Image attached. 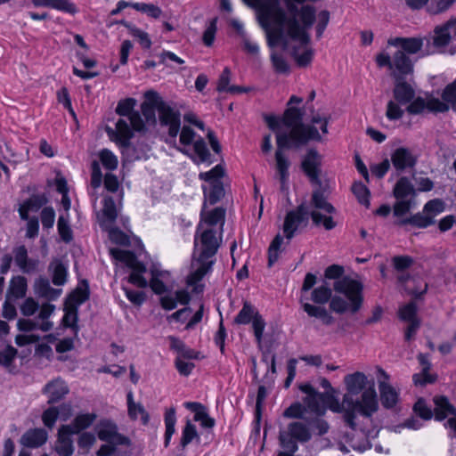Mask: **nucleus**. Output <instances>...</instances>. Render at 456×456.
Returning a JSON list of instances; mask_svg holds the SVG:
<instances>
[{"label": "nucleus", "instance_id": "obj_1", "mask_svg": "<svg viewBox=\"0 0 456 456\" xmlns=\"http://www.w3.org/2000/svg\"><path fill=\"white\" fill-rule=\"evenodd\" d=\"M225 210L216 208L210 211L203 210L194 237V251L190 273L186 277V285L193 292L203 291V277L210 272L221 241Z\"/></svg>", "mask_w": 456, "mask_h": 456}, {"label": "nucleus", "instance_id": "obj_2", "mask_svg": "<svg viewBox=\"0 0 456 456\" xmlns=\"http://www.w3.org/2000/svg\"><path fill=\"white\" fill-rule=\"evenodd\" d=\"M346 393L342 401L330 396L329 409L333 412L341 413L345 422L353 429L356 428L357 413L370 418L379 410L378 395L374 381L361 371L347 374L344 377Z\"/></svg>", "mask_w": 456, "mask_h": 456}, {"label": "nucleus", "instance_id": "obj_3", "mask_svg": "<svg viewBox=\"0 0 456 456\" xmlns=\"http://www.w3.org/2000/svg\"><path fill=\"white\" fill-rule=\"evenodd\" d=\"M312 204L316 210L310 212L305 205L301 204L297 209L287 213L283 224V232L289 240L293 238L299 227L307 224L309 216L316 225L322 224L326 230H331L336 226V223L330 216L320 212L322 210L327 214H331L335 211V208L327 202L321 191H316L313 193Z\"/></svg>", "mask_w": 456, "mask_h": 456}, {"label": "nucleus", "instance_id": "obj_4", "mask_svg": "<svg viewBox=\"0 0 456 456\" xmlns=\"http://www.w3.org/2000/svg\"><path fill=\"white\" fill-rule=\"evenodd\" d=\"M303 112L296 107H289L282 119L276 117H266L265 120L270 129L278 134V131L285 134L290 142L299 146L310 140L321 141L322 136L314 126H305L302 123Z\"/></svg>", "mask_w": 456, "mask_h": 456}, {"label": "nucleus", "instance_id": "obj_5", "mask_svg": "<svg viewBox=\"0 0 456 456\" xmlns=\"http://www.w3.org/2000/svg\"><path fill=\"white\" fill-rule=\"evenodd\" d=\"M137 101L134 98H125L118 102L116 112L121 118L116 122L115 127L108 126L106 132L110 139L120 147H126L133 137L134 131L144 129V122L140 113L134 110Z\"/></svg>", "mask_w": 456, "mask_h": 456}, {"label": "nucleus", "instance_id": "obj_6", "mask_svg": "<svg viewBox=\"0 0 456 456\" xmlns=\"http://www.w3.org/2000/svg\"><path fill=\"white\" fill-rule=\"evenodd\" d=\"M336 293L330 301V308L337 314L357 313L363 304V285L350 277H343L334 282Z\"/></svg>", "mask_w": 456, "mask_h": 456}, {"label": "nucleus", "instance_id": "obj_7", "mask_svg": "<svg viewBox=\"0 0 456 456\" xmlns=\"http://www.w3.org/2000/svg\"><path fill=\"white\" fill-rule=\"evenodd\" d=\"M179 151L188 155L195 163H203L209 159V152L201 136L198 135L190 126H184L180 133Z\"/></svg>", "mask_w": 456, "mask_h": 456}, {"label": "nucleus", "instance_id": "obj_8", "mask_svg": "<svg viewBox=\"0 0 456 456\" xmlns=\"http://www.w3.org/2000/svg\"><path fill=\"white\" fill-rule=\"evenodd\" d=\"M224 175V169L221 165H216L208 172H202L199 175L200 180L206 183L202 185V190L206 200L210 204H215L224 195L222 178Z\"/></svg>", "mask_w": 456, "mask_h": 456}, {"label": "nucleus", "instance_id": "obj_9", "mask_svg": "<svg viewBox=\"0 0 456 456\" xmlns=\"http://www.w3.org/2000/svg\"><path fill=\"white\" fill-rule=\"evenodd\" d=\"M110 253L116 261L124 263L132 270L129 276L130 283L139 288H146L149 285V281L143 276L146 272L145 266L136 259L132 252L119 248H110Z\"/></svg>", "mask_w": 456, "mask_h": 456}, {"label": "nucleus", "instance_id": "obj_10", "mask_svg": "<svg viewBox=\"0 0 456 456\" xmlns=\"http://www.w3.org/2000/svg\"><path fill=\"white\" fill-rule=\"evenodd\" d=\"M444 211V203L438 199L427 202L421 213H417L405 219H398L395 222L397 225L412 224L419 228H426L435 223L436 216Z\"/></svg>", "mask_w": 456, "mask_h": 456}, {"label": "nucleus", "instance_id": "obj_11", "mask_svg": "<svg viewBox=\"0 0 456 456\" xmlns=\"http://www.w3.org/2000/svg\"><path fill=\"white\" fill-rule=\"evenodd\" d=\"M376 61L379 67L387 66L395 77L411 74L413 70L411 61L401 50H397L393 53L392 58L387 53H380L377 55Z\"/></svg>", "mask_w": 456, "mask_h": 456}, {"label": "nucleus", "instance_id": "obj_12", "mask_svg": "<svg viewBox=\"0 0 456 456\" xmlns=\"http://www.w3.org/2000/svg\"><path fill=\"white\" fill-rule=\"evenodd\" d=\"M237 324H248L252 323L254 335L258 346H261L264 330L265 328V322L259 314L258 311L251 304L245 302L242 308L234 319Z\"/></svg>", "mask_w": 456, "mask_h": 456}, {"label": "nucleus", "instance_id": "obj_13", "mask_svg": "<svg viewBox=\"0 0 456 456\" xmlns=\"http://www.w3.org/2000/svg\"><path fill=\"white\" fill-rule=\"evenodd\" d=\"M311 438V433L309 428L302 422H291L288 430L280 431V443L281 445L288 449L290 452H295L297 450V446L295 440L299 442H306Z\"/></svg>", "mask_w": 456, "mask_h": 456}, {"label": "nucleus", "instance_id": "obj_14", "mask_svg": "<svg viewBox=\"0 0 456 456\" xmlns=\"http://www.w3.org/2000/svg\"><path fill=\"white\" fill-rule=\"evenodd\" d=\"M451 103L443 101L433 95L427 94L425 97L413 98L408 105L406 110L411 115H418L423 113L425 110L430 112H445L449 110Z\"/></svg>", "mask_w": 456, "mask_h": 456}, {"label": "nucleus", "instance_id": "obj_15", "mask_svg": "<svg viewBox=\"0 0 456 456\" xmlns=\"http://www.w3.org/2000/svg\"><path fill=\"white\" fill-rule=\"evenodd\" d=\"M158 115L161 125L168 126V134L172 139L177 136L181 126V114L159 96Z\"/></svg>", "mask_w": 456, "mask_h": 456}, {"label": "nucleus", "instance_id": "obj_16", "mask_svg": "<svg viewBox=\"0 0 456 456\" xmlns=\"http://www.w3.org/2000/svg\"><path fill=\"white\" fill-rule=\"evenodd\" d=\"M278 150L275 152L276 169L280 175L281 189L283 190L289 178V161L282 151L283 148L296 146L290 142V139L285 134L278 131L277 134Z\"/></svg>", "mask_w": 456, "mask_h": 456}, {"label": "nucleus", "instance_id": "obj_17", "mask_svg": "<svg viewBox=\"0 0 456 456\" xmlns=\"http://www.w3.org/2000/svg\"><path fill=\"white\" fill-rule=\"evenodd\" d=\"M379 390L380 401L386 409H394L400 401L399 391L389 383L388 374L382 369H379Z\"/></svg>", "mask_w": 456, "mask_h": 456}, {"label": "nucleus", "instance_id": "obj_18", "mask_svg": "<svg viewBox=\"0 0 456 456\" xmlns=\"http://www.w3.org/2000/svg\"><path fill=\"white\" fill-rule=\"evenodd\" d=\"M151 276L149 286L157 295L164 294L169 288L173 287L170 272L162 269L159 265H153L151 266Z\"/></svg>", "mask_w": 456, "mask_h": 456}, {"label": "nucleus", "instance_id": "obj_19", "mask_svg": "<svg viewBox=\"0 0 456 456\" xmlns=\"http://www.w3.org/2000/svg\"><path fill=\"white\" fill-rule=\"evenodd\" d=\"M435 403V412L437 419H444L448 418L444 424L446 428L451 429L453 432V436H456V410L449 403L446 397L436 396L434 399Z\"/></svg>", "mask_w": 456, "mask_h": 456}, {"label": "nucleus", "instance_id": "obj_20", "mask_svg": "<svg viewBox=\"0 0 456 456\" xmlns=\"http://www.w3.org/2000/svg\"><path fill=\"white\" fill-rule=\"evenodd\" d=\"M123 194L118 193L115 196L105 195L103 197V207L102 209V216L100 217V224L103 227L113 224L117 217L118 213L121 208Z\"/></svg>", "mask_w": 456, "mask_h": 456}, {"label": "nucleus", "instance_id": "obj_21", "mask_svg": "<svg viewBox=\"0 0 456 456\" xmlns=\"http://www.w3.org/2000/svg\"><path fill=\"white\" fill-rule=\"evenodd\" d=\"M97 436L100 440L112 444H129V439L118 433L117 426L109 421L102 420L96 427Z\"/></svg>", "mask_w": 456, "mask_h": 456}, {"label": "nucleus", "instance_id": "obj_22", "mask_svg": "<svg viewBox=\"0 0 456 456\" xmlns=\"http://www.w3.org/2000/svg\"><path fill=\"white\" fill-rule=\"evenodd\" d=\"M321 163L322 156L314 149L308 151L302 162L304 172L314 183H320L319 174Z\"/></svg>", "mask_w": 456, "mask_h": 456}, {"label": "nucleus", "instance_id": "obj_23", "mask_svg": "<svg viewBox=\"0 0 456 456\" xmlns=\"http://www.w3.org/2000/svg\"><path fill=\"white\" fill-rule=\"evenodd\" d=\"M191 300L189 292L184 289H178L175 292H165L160 295L159 303L163 309L171 311L175 309L178 304L187 305Z\"/></svg>", "mask_w": 456, "mask_h": 456}, {"label": "nucleus", "instance_id": "obj_24", "mask_svg": "<svg viewBox=\"0 0 456 456\" xmlns=\"http://www.w3.org/2000/svg\"><path fill=\"white\" fill-rule=\"evenodd\" d=\"M145 101L141 105V110L146 121L151 124L156 123L155 112L159 110V95L155 91H147L144 94Z\"/></svg>", "mask_w": 456, "mask_h": 456}, {"label": "nucleus", "instance_id": "obj_25", "mask_svg": "<svg viewBox=\"0 0 456 456\" xmlns=\"http://www.w3.org/2000/svg\"><path fill=\"white\" fill-rule=\"evenodd\" d=\"M96 419L94 413L78 414L69 425L61 427V434H77L89 428Z\"/></svg>", "mask_w": 456, "mask_h": 456}, {"label": "nucleus", "instance_id": "obj_26", "mask_svg": "<svg viewBox=\"0 0 456 456\" xmlns=\"http://www.w3.org/2000/svg\"><path fill=\"white\" fill-rule=\"evenodd\" d=\"M183 405L186 409L194 412V421L199 422L202 428L209 429L214 428L216 420L208 415L206 407L201 403L186 402Z\"/></svg>", "mask_w": 456, "mask_h": 456}, {"label": "nucleus", "instance_id": "obj_27", "mask_svg": "<svg viewBox=\"0 0 456 456\" xmlns=\"http://www.w3.org/2000/svg\"><path fill=\"white\" fill-rule=\"evenodd\" d=\"M69 392V387L61 379H55L48 382L44 393L48 396V403H53L62 399Z\"/></svg>", "mask_w": 456, "mask_h": 456}, {"label": "nucleus", "instance_id": "obj_28", "mask_svg": "<svg viewBox=\"0 0 456 456\" xmlns=\"http://www.w3.org/2000/svg\"><path fill=\"white\" fill-rule=\"evenodd\" d=\"M31 2L35 7H49L69 14L77 12L76 4L69 0H31Z\"/></svg>", "mask_w": 456, "mask_h": 456}, {"label": "nucleus", "instance_id": "obj_29", "mask_svg": "<svg viewBox=\"0 0 456 456\" xmlns=\"http://www.w3.org/2000/svg\"><path fill=\"white\" fill-rule=\"evenodd\" d=\"M418 360L419 364L422 366V370L420 373H417L413 375V382L416 386H424L428 383H433L436 381V377L431 373H429L430 362L428 358L424 354H419L418 355Z\"/></svg>", "mask_w": 456, "mask_h": 456}, {"label": "nucleus", "instance_id": "obj_30", "mask_svg": "<svg viewBox=\"0 0 456 456\" xmlns=\"http://www.w3.org/2000/svg\"><path fill=\"white\" fill-rule=\"evenodd\" d=\"M391 160L397 170L412 167L415 164L414 157L410 151L404 148L396 149L392 154Z\"/></svg>", "mask_w": 456, "mask_h": 456}, {"label": "nucleus", "instance_id": "obj_31", "mask_svg": "<svg viewBox=\"0 0 456 456\" xmlns=\"http://www.w3.org/2000/svg\"><path fill=\"white\" fill-rule=\"evenodd\" d=\"M47 440V433L42 428L28 430L20 439V443L27 447L36 448L43 445Z\"/></svg>", "mask_w": 456, "mask_h": 456}, {"label": "nucleus", "instance_id": "obj_32", "mask_svg": "<svg viewBox=\"0 0 456 456\" xmlns=\"http://www.w3.org/2000/svg\"><path fill=\"white\" fill-rule=\"evenodd\" d=\"M388 44L394 46L400 47L399 50L403 51V53H409V54H414L418 53L422 45H423V40L420 38H395L388 41Z\"/></svg>", "mask_w": 456, "mask_h": 456}, {"label": "nucleus", "instance_id": "obj_33", "mask_svg": "<svg viewBox=\"0 0 456 456\" xmlns=\"http://www.w3.org/2000/svg\"><path fill=\"white\" fill-rule=\"evenodd\" d=\"M27 280L22 276L13 277L11 281L7 291V300L12 301L24 297L27 292Z\"/></svg>", "mask_w": 456, "mask_h": 456}, {"label": "nucleus", "instance_id": "obj_34", "mask_svg": "<svg viewBox=\"0 0 456 456\" xmlns=\"http://www.w3.org/2000/svg\"><path fill=\"white\" fill-rule=\"evenodd\" d=\"M14 259L17 265L24 273L35 272L37 266V261L30 260L28 258V252L24 246L16 248L14 253Z\"/></svg>", "mask_w": 456, "mask_h": 456}, {"label": "nucleus", "instance_id": "obj_35", "mask_svg": "<svg viewBox=\"0 0 456 456\" xmlns=\"http://www.w3.org/2000/svg\"><path fill=\"white\" fill-rule=\"evenodd\" d=\"M304 311L311 317L318 318L325 325H330L334 322V317L323 306L314 305L309 303H303Z\"/></svg>", "mask_w": 456, "mask_h": 456}, {"label": "nucleus", "instance_id": "obj_36", "mask_svg": "<svg viewBox=\"0 0 456 456\" xmlns=\"http://www.w3.org/2000/svg\"><path fill=\"white\" fill-rule=\"evenodd\" d=\"M330 396L331 395L317 393L311 396H305L304 403L310 411L315 413L316 415H322L325 411V409L322 405V403L326 402L329 405L328 402Z\"/></svg>", "mask_w": 456, "mask_h": 456}, {"label": "nucleus", "instance_id": "obj_37", "mask_svg": "<svg viewBox=\"0 0 456 456\" xmlns=\"http://www.w3.org/2000/svg\"><path fill=\"white\" fill-rule=\"evenodd\" d=\"M232 72L228 67H225L219 77L217 83V91L227 92L230 94H240L247 92V89L238 86H230Z\"/></svg>", "mask_w": 456, "mask_h": 456}, {"label": "nucleus", "instance_id": "obj_38", "mask_svg": "<svg viewBox=\"0 0 456 456\" xmlns=\"http://www.w3.org/2000/svg\"><path fill=\"white\" fill-rule=\"evenodd\" d=\"M413 88L405 82L398 81L394 88L395 99L401 104L410 102L414 98Z\"/></svg>", "mask_w": 456, "mask_h": 456}, {"label": "nucleus", "instance_id": "obj_39", "mask_svg": "<svg viewBox=\"0 0 456 456\" xmlns=\"http://www.w3.org/2000/svg\"><path fill=\"white\" fill-rule=\"evenodd\" d=\"M394 195L396 199L406 200L408 197L411 199L415 195V190L410 181L403 177L396 183L394 188Z\"/></svg>", "mask_w": 456, "mask_h": 456}, {"label": "nucleus", "instance_id": "obj_40", "mask_svg": "<svg viewBox=\"0 0 456 456\" xmlns=\"http://www.w3.org/2000/svg\"><path fill=\"white\" fill-rule=\"evenodd\" d=\"M88 286L86 283L79 285L68 297L66 305L77 307L88 298Z\"/></svg>", "mask_w": 456, "mask_h": 456}, {"label": "nucleus", "instance_id": "obj_41", "mask_svg": "<svg viewBox=\"0 0 456 456\" xmlns=\"http://www.w3.org/2000/svg\"><path fill=\"white\" fill-rule=\"evenodd\" d=\"M35 292L44 297L53 299L59 297L61 289H54L45 279H38L35 283Z\"/></svg>", "mask_w": 456, "mask_h": 456}, {"label": "nucleus", "instance_id": "obj_42", "mask_svg": "<svg viewBox=\"0 0 456 456\" xmlns=\"http://www.w3.org/2000/svg\"><path fill=\"white\" fill-rule=\"evenodd\" d=\"M433 43L436 47H444L451 40V30L447 22L443 26H438L434 30Z\"/></svg>", "mask_w": 456, "mask_h": 456}, {"label": "nucleus", "instance_id": "obj_43", "mask_svg": "<svg viewBox=\"0 0 456 456\" xmlns=\"http://www.w3.org/2000/svg\"><path fill=\"white\" fill-rule=\"evenodd\" d=\"M71 434H61L59 429V438L56 444V452L60 456H71L73 453V444L69 438Z\"/></svg>", "mask_w": 456, "mask_h": 456}, {"label": "nucleus", "instance_id": "obj_44", "mask_svg": "<svg viewBox=\"0 0 456 456\" xmlns=\"http://www.w3.org/2000/svg\"><path fill=\"white\" fill-rule=\"evenodd\" d=\"M200 436L196 426L191 421L186 420L185 426L183 428L180 444L185 448L193 440H199Z\"/></svg>", "mask_w": 456, "mask_h": 456}, {"label": "nucleus", "instance_id": "obj_45", "mask_svg": "<svg viewBox=\"0 0 456 456\" xmlns=\"http://www.w3.org/2000/svg\"><path fill=\"white\" fill-rule=\"evenodd\" d=\"M54 311V305L50 304H44L39 310L38 318L42 321L38 324V329L43 331H48L53 328V322L48 321V318L53 314Z\"/></svg>", "mask_w": 456, "mask_h": 456}, {"label": "nucleus", "instance_id": "obj_46", "mask_svg": "<svg viewBox=\"0 0 456 456\" xmlns=\"http://www.w3.org/2000/svg\"><path fill=\"white\" fill-rule=\"evenodd\" d=\"M50 268L53 270V282L57 286L63 285L66 282L67 269L65 265L58 260L51 264Z\"/></svg>", "mask_w": 456, "mask_h": 456}, {"label": "nucleus", "instance_id": "obj_47", "mask_svg": "<svg viewBox=\"0 0 456 456\" xmlns=\"http://www.w3.org/2000/svg\"><path fill=\"white\" fill-rule=\"evenodd\" d=\"M42 206L41 200L33 197L23 202L19 208V214L21 219L28 220L30 211H37Z\"/></svg>", "mask_w": 456, "mask_h": 456}, {"label": "nucleus", "instance_id": "obj_48", "mask_svg": "<svg viewBox=\"0 0 456 456\" xmlns=\"http://www.w3.org/2000/svg\"><path fill=\"white\" fill-rule=\"evenodd\" d=\"M352 191L360 204L369 208L370 191L362 182H355L352 186Z\"/></svg>", "mask_w": 456, "mask_h": 456}, {"label": "nucleus", "instance_id": "obj_49", "mask_svg": "<svg viewBox=\"0 0 456 456\" xmlns=\"http://www.w3.org/2000/svg\"><path fill=\"white\" fill-rule=\"evenodd\" d=\"M69 222V214H66V216H60L57 224L58 232L66 242H69L72 240V231Z\"/></svg>", "mask_w": 456, "mask_h": 456}, {"label": "nucleus", "instance_id": "obj_50", "mask_svg": "<svg viewBox=\"0 0 456 456\" xmlns=\"http://www.w3.org/2000/svg\"><path fill=\"white\" fill-rule=\"evenodd\" d=\"M331 289L326 285L319 286L312 292V300L317 304L323 305L331 300Z\"/></svg>", "mask_w": 456, "mask_h": 456}, {"label": "nucleus", "instance_id": "obj_51", "mask_svg": "<svg viewBox=\"0 0 456 456\" xmlns=\"http://www.w3.org/2000/svg\"><path fill=\"white\" fill-rule=\"evenodd\" d=\"M98 156L101 163L106 169L114 170L118 167V158L110 150H102Z\"/></svg>", "mask_w": 456, "mask_h": 456}, {"label": "nucleus", "instance_id": "obj_52", "mask_svg": "<svg viewBox=\"0 0 456 456\" xmlns=\"http://www.w3.org/2000/svg\"><path fill=\"white\" fill-rule=\"evenodd\" d=\"M128 415L132 419H140L143 425L148 424L150 416L141 403L132 404L128 409Z\"/></svg>", "mask_w": 456, "mask_h": 456}, {"label": "nucleus", "instance_id": "obj_53", "mask_svg": "<svg viewBox=\"0 0 456 456\" xmlns=\"http://www.w3.org/2000/svg\"><path fill=\"white\" fill-rule=\"evenodd\" d=\"M416 314H417V306H416V304L413 302H411V303L402 306L399 310L400 318L408 322L419 321L416 317Z\"/></svg>", "mask_w": 456, "mask_h": 456}, {"label": "nucleus", "instance_id": "obj_54", "mask_svg": "<svg viewBox=\"0 0 456 456\" xmlns=\"http://www.w3.org/2000/svg\"><path fill=\"white\" fill-rule=\"evenodd\" d=\"M271 61L277 73L288 74L289 72V66L282 55L272 53Z\"/></svg>", "mask_w": 456, "mask_h": 456}, {"label": "nucleus", "instance_id": "obj_55", "mask_svg": "<svg viewBox=\"0 0 456 456\" xmlns=\"http://www.w3.org/2000/svg\"><path fill=\"white\" fill-rule=\"evenodd\" d=\"M414 205L415 202L412 199H397V202L394 206V215L397 217H401L408 213Z\"/></svg>", "mask_w": 456, "mask_h": 456}, {"label": "nucleus", "instance_id": "obj_56", "mask_svg": "<svg viewBox=\"0 0 456 456\" xmlns=\"http://www.w3.org/2000/svg\"><path fill=\"white\" fill-rule=\"evenodd\" d=\"M282 240V237L281 235H277L269 247L268 262L270 266L273 265L279 257V250Z\"/></svg>", "mask_w": 456, "mask_h": 456}, {"label": "nucleus", "instance_id": "obj_57", "mask_svg": "<svg viewBox=\"0 0 456 456\" xmlns=\"http://www.w3.org/2000/svg\"><path fill=\"white\" fill-rule=\"evenodd\" d=\"M104 188L107 191L113 193L115 195L118 193H122L123 191L120 189V184L118 178L112 174H107L104 177Z\"/></svg>", "mask_w": 456, "mask_h": 456}, {"label": "nucleus", "instance_id": "obj_58", "mask_svg": "<svg viewBox=\"0 0 456 456\" xmlns=\"http://www.w3.org/2000/svg\"><path fill=\"white\" fill-rule=\"evenodd\" d=\"M403 110L400 107V105L394 102L389 101L387 105L386 117L389 120H398L403 115Z\"/></svg>", "mask_w": 456, "mask_h": 456}, {"label": "nucleus", "instance_id": "obj_59", "mask_svg": "<svg viewBox=\"0 0 456 456\" xmlns=\"http://www.w3.org/2000/svg\"><path fill=\"white\" fill-rule=\"evenodd\" d=\"M41 222L43 227L50 229L53 226L55 222V212L51 207H46L41 211Z\"/></svg>", "mask_w": 456, "mask_h": 456}, {"label": "nucleus", "instance_id": "obj_60", "mask_svg": "<svg viewBox=\"0 0 456 456\" xmlns=\"http://www.w3.org/2000/svg\"><path fill=\"white\" fill-rule=\"evenodd\" d=\"M129 34L137 38L142 47L149 49L151 46V40L148 33L145 31L134 26V28H131V32Z\"/></svg>", "mask_w": 456, "mask_h": 456}, {"label": "nucleus", "instance_id": "obj_61", "mask_svg": "<svg viewBox=\"0 0 456 456\" xmlns=\"http://www.w3.org/2000/svg\"><path fill=\"white\" fill-rule=\"evenodd\" d=\"M316 19V36L320 38L322 37V34L330 21V12L328 11H322L318 13Z\"/></svg>", "mask_w": 456, "mask_h": 456}, {"label": "nucleus", "instance_id": "obj_62", "mask_svg": "<svg viewBox=\"0 0 456 456\" xmlns=\"http://www.w3.org/2000/svg\"><path fill=\"white\" fill-rule=\"evenodd\" d=\"M442 98L451 103L452 108L456 109V78L453 83L444 88Z\"/></svg>", "mask_w": 456, "mask_h": 456}, {"label": "nucleus", "instance_id": "obj_63", "mask_svg": "<svg viewBox=\"0 0 456 456\" xmlns=\"http://www.w3.org/2000/svg\"><path fill=\"white\" fill-rule=\"evenodd\" d=\"M216 29V19H213L203 34V42L205 45L211 46L213 45Z\"/></svg>", "mask_w": 456, "mask_h": 456}, {"label": "nucleus", "instance_id": "obj_64", "mask_svg": "<svg viewBox=\"0 0 456 456\" xmlns=\"http://www.w3.org/2000/svg\"><path fill=\"white\" fill-rule=\"evenodd\" d=\"M59 416V410L55 407H51L47 410H45L43 413L42 419L44 424L47 427L52 428L53 425L55 424L56 419Z\"/></svg>", "mask_w": 456, "mask_h": 456}]
</instances>
